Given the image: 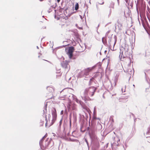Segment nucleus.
<instances>
[{"mask_svg": "<svg viewBox=\"0 0 150 150\" xmlns=\"http://www.w3.org/2000/svg\"><path fill=\"white\" fill-rule=\"evenodd\" d=\"M79 8V5L78 3H76L75 5V9L76 10H77Z\"/></svg>", "mask_w": 150, "mask_h": 150, "instance_id": "6", "label": "nucleus"}, {"mask_svg": "<svg viewBox=\"0 0 150 150\" xmlns=\"http://www.w3.org/2000/svg\"><path fill=\"white\" fill-rule=\"evenodd\" d=\"M65 50L67 54L68 55L69 58L71 59L73 56V53L74 50V47H71L68 48H66Z\"/></svg>", "mask_w": 150, "mask_h": 150, "instance_id": "3", "label": "nucleus"}, {"mask_svg": "<svg viewBox=\"0 0 150 150\" xmlns=\"http://www.w3.org/2000/svg\"><path fill=\"white\" fill-rule=\"evenodd\" d=\"M96 78V76H93L92 77L91 79H90V81H92V80H94V79L95 78Z\"/></svg>", "mask_w": 150, "mask_h": 150, "instance_id": "8", "label": "nucleus"}, {"mask_svg": "<svg viewBox=\"0 0 150 150\" xmlns=\"http://www.w3.org/2000/svg\"><path fill=\"white\" fill-rule=\"evenodd\" d=\"M40 126H42L44 124V122L43 121H41V122L40 123Z\"/></svg>", "mask_w": 150, "mask_h": 150, "instance_id": "7", "label": "nucleus"}, {"mask_svg": "<svg viewBox=\"0 0 150 150\" xmlns=\"http://www.w3.org/2000/svg\"><path fill=\"white\" fill-rule=\"evenodd\" d=\"M94 76H96V77L97 75L96 74Z\"/></svg>", "mask_w": 150, "mask_h": 150, "instance_id": "13", "label": "nucleus"}, {"mask_svg": "<svg viewBox=\"0 0 150 150\" xmlns=\"http://www.w3.org/2000/svg\"><path fill=\"white\" fill-rule=\"evenodd\" d=\"M52 119L51 122L50 123H48L47 121L45 123V126L46 127H49L52 125L55 121L57 118V114L56 110L55 108H53L52 110Z\"/></svg>", "mask_w": 150, "mask_h": 150, "instance_id": "1", "label": "nucleus"}, {"mask_svg": "<svg viewBox=\"0 0 150 150\" xmlns=\"http://www.w3.org/2000/svg\"><path fill=\"white\" fill-rule=\"evenodd\" d=\"M60 0H57V1L58 2H59L60 1Z\"/></svg>", "mask_w": 150, "mask_h": 150, "instance_id": "11", "label": "nucleus"}, {"mask_svg": "<svg viewBox=\"0 0 150 150\" xmlns=\"http://www.w3.org/2000/svg\"><path fill=\"white\" fill-rule=\"evenodd\" d=\"M71 117H70L69 118V123H70V126H71Z\"/></svg>", "mask_w": 150, "mask_h": 150, "instance_id": "9", "label": "nucleus"}, {"mask_svg": "<svg viewBox=\"0 0 150 150\" xmlns=\"http://www.w3.org/2000/svg\"><path fill=\"white\" fill-rule=\"evenodd\" d=\"M127 71H128V72H129V70H128Z\"/></svg>", "mask_w": 150, "mask_h": 150, "instance_id": "14", "label": "nucleus"}, {"mask_svg": "<svg viewBox=\"0 0 150 150\" xmlns=\"http://www.w3.org/2000/svg\"><path fill=\"white\" fill-rule=\"evenodd\" d=\"M93 68V67H90L88 68L87 69H85L83 71V73L84 74L86 75H88L89 74V72L91 71Z\"/></svg>", "mask_w": 150, "mask_h": 150, "instance_id": "4", "label": "nucleus"}, {"mask_svg": "<svg viewBox=\"0 0 150 150\" xmlns=\"http://www.w3.org/2000/svg\"><path fill=\"white\" fill-rule=\"evenodd\" d=\"M47 90L48 92L50 93L54 91V89L51 87H48L47 88Z\"/></svg>", "mask_w": 150, "mask_h": 150, "instance_id": "5", "label": "nucleus"}, {"mask_svg": "<svg viewBox=\"0 0 150 150\" xmlns=\"http://www.w3.org/2000/svg\"><path fill=\"white\" fill-rule=\"evenodd\" d=\"M63 112H64L63 110L61 111V115L63 114Z\"/></svg>", "mask_w": 150, "mask_h": 150, "instance_id": "10", "label": "nucleus"}, {"mask_svg": "<svg viewBox=\"0 0 150 150\" xmlns=\"http://www.w3.org/2000/svg\"><path fill=\"white\" fill-rule=\"evenodd\" d=\"M45 60L48 62H49V61H47V60Z\"/></svg>", "mask_w": 150, "mask_h": 150, "instance_id": "12", "label": "nucleus"}, {"mask_svg": "<svg viewBox=\"0 0 150 150\" xmlns=\"http://www.w3.org/2000/svg\"><path fill=\"white\" fill-rule=\"evenodd\" d=\"M96 90V88L95 87L93 86L90 87L85 90L84 93L86 96L87 95L88 93L91 96H92L94 95Z\"/></svg>", "mask_w": 150, "mask_h": 150, "instance_id": "2", "label": "nucleus"}]
</instances>
